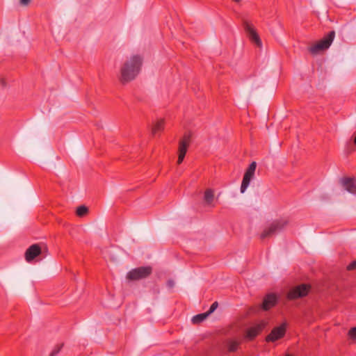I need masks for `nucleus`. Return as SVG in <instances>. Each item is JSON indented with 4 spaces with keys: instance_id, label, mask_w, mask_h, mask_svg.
<instances>
[{
    "instance_id": "10",
    "label": "nucleus",
    "mask_w": 356,
    "mask_h": 356,
    "mask_svg": "<svg viewBox=\"0 0 356 356\" xmlns=\"http://www.w3.org/2000/svg\"><path fill=\"white\" fill-rule=\"evenodd\" d=\"M41 253V249L38 244L31 245L25 252L26 261L30 262Z\"/></svg>"
},
{
    "instance_id": "25",
    "label": "nucleus",
    "mask_w": 356,
    "mask_h": 356,
    "mask_svg": "<svg viewBox=\"0 0 356 356\" xmlns=\"http://www.w3.org/2000/svg\"><path fill=\"white\" fill-rule=\"evenodd\" d=\"M31 0H20V3L22 5H27Z\"/></svg>"
},
{
    "instance_id": "20",
    "label": "nucleus",
    "mask_w": 356,
    "mask_h": 356,
    "mask_svg": "<svg viewBox=\"0 0 356 356\" xmlns=\"http://www.w3.org/2000/svg\"><path fill=\"white\" fill-rule=\"evenodd\" d=\"M63 347V344L57 345L50 353L49 356H55L57 355Z\"/></svg>"
},
{
    "instance_id": "4",
    "label": "nucleus",
    "mask_w": 356,
    "mask_h": 356,
    "mask_svg": "<svg viewBox=\"0 0 356 356\" xmlns=\"http://www.w3.org/2000/svg\"><path fill=\"white\" fill-rule=\"evenodd\" d=\"M257 167L256 162L253 161L247 169L245 175L243 176V179L241 186V193H244L248 188L250 181L253 179L254 176V172Z\"/></svg>"
},
{
    "instance_id": "8",
    "label": "nucleus",
    "mask_w": 356,
    "mask_h": 356,
    "mask_svg": "<svg viewBox=\"0 0 356 356\" xmlns=\"http://www.w3.org/2000/svg\"><path fill=\"white\" fill-rule=\"evenodd\" d=\"M244 27L250 40L257 47H261L262 42L256 31L247 22H244Z\"/></svg>"
},
{
    "instance_id": "17",
    "label": "nucleus",
    "mask_w": 356,
    "mask_h": 356,
    "mask_svg": "<svg viewBox=\"0 0 356 356\" xmlns=\"http://www.w3.org/2000/svg\"><path fill=\"white\" fill-rule=\"evenodd\" d=\"M208 316L209 314L207 312L197 314L192 318V322L195 324L200 323L204 321Z\"/></svg>"
},
{
    "instance_id": "7",
    "label": "nucleus",
    "mask_w": 356,
    "mask_h": 356,
    "mask_svg": "<svg viewBox=\"0 0 356 356\" xmlns=\"http://www.w3.org/2000/svg\"><path fill=\"white\" fill-rule=\"evenodd\" d=\"M309 286L307 284H301L293 289L288 295L290 299H295L306 296L309 292Z\"/></svg>"
},
{
    "instance_id": "9",
    "label": "nucleus",
    "mask_w": 356,
    "mask_h": 356,
    "mask_svg": "<svg viewBox=\"0 0 356 356\" xmlns=\"http://www.w3.org/2000/svg\"><path fill=\"white\" fill-rule=\"evenodd\" d=\"M340 184L345 190L352 194H356V179L350 177H343L340 179Z\"/></svg>"
},
{
    "instance_id": "21",
    "label": "nucleus",
    "mask_w": 356,
    "mask_h": 356,
    "mask_svg": "<svg viewBox=\"0 0 356 356\" xmlns=\"http://www.w3.org/2000/svg\"><path fill=\"white\" fill-rule=\"evenodd\" d=\"M217 307H218V302H213V303L211 305V306L210 309H209V311H208V312H207V314H209V316L211 313H213V312L216 309V308H217Z\"/></svg>"
},
{
    "instance_id": "2",
    "label": "nucleus",
    "mask_w": 356,
    "mask_h": 356,
    "mask_svg": "<svg viewBox=\"0 0 356 356\" xmlns=\"http://www.w3.org/2000/svg\"><path fill=\"white\" fill-rule=\"evenodd\" d=\"M151 273L152 268L150 266H141L129 271L126 279L129 281H138L147 277Z\"/></svg>"
},
{
    "instance_id": "23",
    "label": "nucleus",
    "mask_w": 356,
    "mask_h": 356,
    "mask_svg": "<svg viewBox=\"0 0 356 356\" xmlns=\"http://www.w3.org/2000/svg\"><path fill=\"white\" fill-rule=\"evenodd\" d=\"M167 285L170 289H172L175 286V282L172 280H169L167 282Z\"/></svg>"
},
{
    "instance_id": "11",
    "label": "nucleus",
    "mask_w": 356,
    "mask_h": 356,
    "mask_svg": "<svg viewBox=\"0 0 356 356\" xmlns=\"http://www.w3.org/2000/svg\"><path fill=\"white\" fill-rule=\"evenodd\" d=\"M215 193L214 191L211 188H207L204 193V202L206 206L213 207H214Z\"/></svg>"
},
{
    "instance_id": "12",
    "label": "nucleus",
    "mask_w": 356,
    "mask_h": 356,
    "mask_svg": "<svg viewBox=\"0 0 356 356\" xmlns=\"http://www.w3.org/2000/svg\"><path fill=\"white\" fill-rule=\"evenodd\" d=\"M266 325L265 321L261 322L256 327H252L248 330L246 337L250 339H253L257 334Z\"/></svg>"
},
{
    "instance_id": "24",
    "label": "nucleus",
    "mask_w": 356,
    "mask_h": 356,
    "mask_svg": "<svg viewBox=\"0 0 356 356\" xmlns=\"http://www.w3.org/2000/svg\"><path fill=\"white\" fill-rule=\"evenodd\" d=\"M348 270H353L356 268V260L353 261L348 267Z\"/></svg>"
},
{
    "instance_id": "26",
    "label": "nucleus",
    "mask_w": 356,
    "mask_h": 356,
    "mask_svg": "<svg viewBox=\"0 0 356 356\" xmlns=\"http://www.w3.org/2000/svg\"><path fill=\"white\" fill-rule=\"evenodd\" d=\"M0 83L5 86L4 79L3 78H0Z\"/></svg>"
},
{
    "instance_id": "5",
    "label": "nucleus",
    "mask_w": 356,
    "mask_h": 356,
    "mask_svg": "<svg viewBox=\"0 0 356 356\" xmlns=\"http://www.w3.org/2000/svg\"><path fill=\"white\" fill-rule=\"evenodd\" d=\"M286 332V324L283 323L280 326L274 327L270 333L266 337V341L268 342H275L282 339Z\"/></svg>"
},
{
    "instance_id": "13",
    "label": "nucleus",
    "mask_w": 356,
    "mask_h": 356,
    "mask_svg": "<svg viewBox=\"0 0 356 356\" xmlns=\"http://www.w3.org/2000/svg\"><path fill=\"white\" fill-rule=\"evenodd\" d=\"M276 304V297L274 295H268L264 300L262 309L268 310Z\"/></svg>"
},
{
    "instance_id": "1",
    "label": "nucleus",
    "mask_w": 356,
    "mask_h": 356,
    "mask_svg": "<svg viewBox=\"0 0 356 356\" xmlns=\"http://www.w3.org/2000/svg\"><path fill=\"white\" fill-rule=\"evenodd\" d=\"M143 59L140 55H132L127 58L120 68V80L127 83L134 80L140 73Z\"/></svg>"
},
{
    "instance_id": "18",
    "label": "nucleus",
    "mask_w": 356,
    "mask_h": 356,
    "mask_svg": "<svg viewBox=\"0 0 356 356\" xmlns=\"http://www.w3.org/2000/svg\"><path fill=\"white\" fill-rule=\"evenodd\" d=\"M88 213V208L84 205L77 207L76 213L79 217H83Z\"/></svg>"
},
{
    "instance_id": "28",
    "label": "nucleus",
    "mask_w": 356,
    "mask_h": 356,
    "mask_svg": "<svg viewBox=\"0 0 356 356\" xmlns=\"http://www.w3.org/2000/svg\"><path fill=\"white\" fill-rule=\"evenodd\" d=\"M236 2H239L241 0H234Z\"/></svg>"
},
{
    "instance_id": "6",
    "label": "nucleus",
    "mask_w": 356,
    "mask_h": 356,
    "mask_svg": "<svg viewBox=\"0 0 356 356\" xmlns=\"http://www.w3.org/2000/svg\"><path fill=\"white\" fill-rule=\"evenodd\" d=\"M286 224V221H277L272 223L268 227L264 230L261 234V238H265L270 237L276 233L277 231L281 230Z\"/></svg>"
},
{
    "instance_id": "14",
    "label": "nucleus",
    "mask_w": 356,
    "mask_h": 356,
    "mask_svg": "<svg viewBox=\"0 0 356 356\" xmlns=\"http://www.w3.org/2000/svg\"><path fill=\"white\" fill-rule=\"evenodd\" d=\"M188 147L185 146V144L184 142H179V156H178V164H180L186 155V151H187Z\"/></svg>"
},
{
    "instance_id": "3",
    "label": "nucleus",
    "mask_w": 356,
    "mask_h": 356,
    "mask_svg": "<svg viewBox=\"0 0 356 356\" xmlns=\"http://www.w3.org/2000/svg\"><path fill=\"white\" fill-rule=\"evenodd\" d=\"M334 35V31H331L326 38L313 44L309 48V51L314 54H317L320 51L327 49L332 44Z\"/></svg>"
},
{
    "instance_id": "22",
    "label": "nucleus",
    "mask_w": 356,
    "mask_h": 356,
    "mask_svg": "<svg viewBox=\"0 0 356 356\" xmlns=\"http://www.w3.org/2000/svg\"><path fill=\"white\" fill-rule=\"evenodd\" d=\"M348 335L351 339H356V327L350 330Z\"/></svg>"
},
{
    "instance_id": "16",
    "label": "nucleus",
    "mask_w": 356,
    "mask_h": 356,
    "mask_svg": "<svg viewBox=\"0 0 356 356\" xmlns=\"http://www.w3.org/2000/svg\"><path fill=\"white\" fill-rule=\"evenodd\" d=\"M239 344V341L234 339H228L226 341V346L229 350V351L234 352L236 350Z\"/></svg>"
},
{
    "instance_id": "27",
    "label": "nucleus",
    "mask_w": 356,
    "mask_h": 356,
    "mask_svg": "<svg viewBox=\"0 0 356 356\" xmlns=\"http://www.w3.org/2000/svg\"><path fill=\"white\" fill-rule=\"evenodd\" d=\"M354 143H355V144L356 145V136H355V139H354Z\"/></svg>"
},
{
    "instance_id": "15",
    "label": "nucleus",
    "mask_w": 356,
    "mask_h": 356,
    "mask_svg": "<svg viewBox=\"0 0 356 356\" xmlns=\"http://www.w3.org/2000/svg\"><path fill=\"white\" fill-rule=\"evenodd\" d=\"M165 121L163 119H160L156 121L152 129V133L155 134L157 131H162L163 129Z\"/></svg>"
},
{
    "instance_id": "19",
    "label": "nucleus",
    "mask_w": 356,
    "mask_h": 356,
    "mask_svg": "<svg viewBox=\"0 0 356 356\" xmlns=\"http://www.w3.org/2000/svg\"><path fill=\"white\" fill-rule=\"evenodd\" d=\"M191 136H192L191 132L186 133L184 135L183 138L181 139H180L179 142H184L185 144V146L188 147L190 142H191Z\"/></svg>"
}]
</instances>
